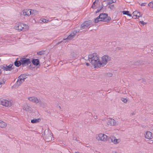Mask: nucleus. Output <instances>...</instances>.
Returning a JSON list of instances; mask_svg holds the SVG:
<instances>
[{
  "instance_id": "1",
  "label": "nucleus",
  "mask_w": 153,
  "mask_h": 153,
  "mask_svg": "<svg viewBox=\"0 0 153 153\" xmlns=\"http://www.w3.org/2000/svg\"><path fill=\"white\" fill-rule=\"evenodd\" d=\"M88 60L95 68L101 67L100 60L99 57L97 53L90 54L88 56Z\"/></svg>"
},
{
  "instance_id": "2",
  "label": "nucleus",
  "mask_w": 153,
  "mask_h": 153,
  "mask_svg": "<svg viewBox=\"0 0 153 153\" xmlns=\"http://www.w3.org/2000/svg\"><path fill=\"white\" fill-rule=\"evenodd\" d=\"M100 20L103 22H108L111 20V18L108 16V15L105 13H101L98 16Z\"/></svg>"
},
{
  "instance_id": "3",
  "label": "nucleus",
  "mask_w": 153,
  "mask_h": 153,
  "mask_svg": "<svg viewBox=\"0 0 153 153\" xmlns=\"http://www.w3.org/2000/svg\"><path fill=\"white\" fill-rule=\"evenodd\" d=\"M16 29L18 30L19 31L23 30L25 31L28 29V26L27 25L20 23L15 27Z\"/></svg>"
},
{
  "instance_id": "4",
  "label": "nucleus",
  "mask_w": 153,
  "mask_h": 153,
  "mask_svg": "<svg viewBox=\"0 0 153 153\" xmlns=\"http://www.w3.org/2000/svg\"><path fill=\"white\" fill-rule=\"evenodd\" d=\"M111 60V58L108 55H105L102 58L101 60L100 61L101 67H104L107 63L108 61Z\"/></svg>"
},
{
  "instance_id": "5",
  "label": "nucleus",
  "mask_w": 153,
  "mask_h": 153,
  "mask_svg": "<svg viewBox=\"0 0 153 153\" xmlns=\"http://www.w3.org/2000/svg\"><path fill=\"white\" fill-rule=\"evenodd\" d=\"M20 62H21L22 67L27 66L31 63L30 59L26 58H21L20 59Z\"/></svg>"
},
{
  "instance_id": "6",
  "label": "nucleus",
  "mask_w": 153,
  "mask_h": 153,
  "mask_svg": "<svg viewBox=\"0 0 153 153\" xmlns=\"http://www.w3.org/2000/svg\"><path fill=\"white\" fill-rule=\"evenodd\" d=\"M96 138L99 141L106 142L107 140V136L104 134L100 133L96 136Z\"/></svg>"
},
{
  "instance_id": "7",
  "label": "nucleus",
  "mask_w": 153,
  "mask_h": 153,
  "mask_svg": "<svg viewBox=\"0 0 153 153\" xmlns=\"http://www.w3.org/2000/svg\"><path fill=\"white\" fill-rule=\"evenodd\" d=\"M0 103L3 106L6 107L10 106L13 105V102L11 101L2 99L0 101Z\"/></svg>"
},
{
  "instance_id": "8",
  "label": "nucleus",
  "mask_w": 153,
  "mask_h": 153,
  "mask_svg": "<svg viewBox=\"0 0 153 153\" xmlns=\"http://www.w3.org/2000/svg\"><path fill=\"white\" fill-rule=\"evenodd\" d=\"M107 125L110 126H115L117 125L116 121L113 119L109 118L108 120Z\"/></svg>"
},
{
  "instance_id": "9",
  "label": "nucleus",
  "mask_w": 153,
  "mask_h": 153,
  "mask_svg": "<svg viewBox=\"0 0 153 153\" xmlns=\"http://www.w3.org/2000/svg\"><path fill=\"white\" fill-rule=\"evenodd\" d=\"M91 23L90 21H86L85 22L83 23L82 24L81 26V29H85L88 27L89 28L90 27L89 26L90 25Z\"/></svg>"
},
{
  "instance_id": "10",
  "label": "nucleus",
  "mask_w": 153,
  "mask_h": 153,
  "mask_svg": "<svg viewBox=\"0 0 153 153\" xmlns=\"http://www.w3.org/2000/svg\"><path fill=\"white\" fill-rule=\"evenodd\" d=\"M12 65L10 64L8 66H7L6 65H3L0 66V68L4 70L7 71H10L12 69Z\"/></svg>"
},
{
  "instance_id": "11",
  "label": "nucleus",
  "mask_w": 153,
  "mask_h": 153,
  "mask_svg": "<svg viewBox=\"0 0 153 153\" xmlns=\"http://www.w3.org/2000/svg\"><path fill=\"white\" fill-rule=\"evenodd\" d=\"M32 13V10L31 9H26L23 10L22 12V13L24 16H30Z\"/></svg>"
},
{
  "instance_id": "12",
  "label": "nucleus",
  "mask_w": 153,
  "mask_h": 153,
  "mask_svg": "<svg viewBox=\"0 0 153 153\" xmlns=\"http://www.w3.org/2000/svg\"><path fill=\"white\" fill-rule=\"evenodd\" d=\"M28 99L30 102L36 103H38L39 100V99L34 96L29 97L28 98Z\"/></svg>"
},
{
  "instance_id": "13",
  "label": "nucleus",
  "mask_w": 153,
  "mask_h": 153,
  "mask_svg": "<svg viewBox=\"0 0 153 153\" xmlns=\"http://www.w3.org/2000/svg\"><path fill=\"white\" fill-rule=\"evenodd\" d=\"M145 137L148 139H151L153 138V135L149 131H147L145 134Z\"/></svg>"
},
{
  "instance_id": "14",
  "label": "nucleus",
  "mask_w": 153,
  "mask_h": 153,
  "mask_svg": "<svg viewBox=\"0 0 153 153\" xmlns=\"http://www.w3.org/2000/svg\"><path fill=\"white\" fill-rule=\"evenodd\" d=\"M110 139L111 140V142L114 144H117L119 143L120 141L119 139H117L115 137H112Z\"/></svg>"
},
{
  "instance_id": "15",
  "label": "nucleus",
  "mask_w": 153,
  "mask_h": 153,
  "mask_svg": "<svg viewBox=\"0 0 153 153\" xmlns=\"http://www.w3.org/2000/svg\"><path fill=\"white\" fill-rule=\"evenodd\" d=\"M133 18L134 19L138 18L140 17V13L137 11H135L133 13Z\"/></svg>"
},
{
  "instance_id": "16",
  "label": "nucleus",
  "mask_w": 153,
  "mask_h": 153,
  "mask_svg": "<svg viewBox=\"0 0 153 153\" xmlns=\"http://www.w3.org/2000/svg\"><path fill=\"white\" fill-rule=\"evenodd\" d=\"M23 108L24 110H25L27 112L31 111L32 110L31 107H30L28 105H25L24 106Z\"/></svg>"
},
{
  "instance_id": "17",
  "label": "nucleus",
  "mask_w": 153,
  "mask_h": 153,
  "mask_svg": "<svg viewBox=\"0 0 153 153\" xmlns=\"http://www.w3.org/2000/svg\"><path fill=\"white\" fill-rule=\"evenodd\" d=\"M27 75L25 74H21L19 76V79L21 80H22L24 82L25 79L27 77Z\"/></svg>"
},
{
  "instance_id": "18",
  "label": "nucleus",
  "mask_w": 153,
  "mask_h": 153,
  "mask_svg": "<svg viewBox=\"0 0 153 153\" xmlns=\"http://www.w3.org/2000/svg\"><path fill=\"white\" fill-rule=\"evenodd\" d=\"M38 103H39L40 106L43 108H44L47 106V104L43 102L40 99Z\"/></svg>"
},
{
  "instance_id": "19",
  "label": "nucleus",
  "mask_w": 153,
  "mask_h": 153,
  "mask_svg": "<svg viewBox=\"0 0 153 153\" xmlns=\"http://www.w3.org/2000/svg\"><path fill=\"white\" fill-rule=\"evenodd\" d=\"M32 62L33 65H38L39 63V60L38 59H33L32 60Z\"/></svg>"
},
{
  "instance_id": "20",
  "label": "nucleus",
  "mask_w": 153,
  "mask_h": 153,
  "mask_svg": "<svg viewBox=\"0 0 153 153\" xmlns=\"http://www.w3.org/2000/svg\"><path fill=\"white\" fill-rule=\"evenodd\" d=\"M17 59L16 61L14 62V65H15L17 67H19L21 65H22L21 62H20V60L19 61L17 60Z\"/></svg>"
},
{
  "instance_id": "21",
  "label": "nucleus",
  "mask_w": 153,
  "mask_h": 153,
  "mask_svg": "<svg viewBox=\"0 0 153 153\" xmlns=\"http://www.w3.org/2000/svg\"><path fill=\"white\" fill-rule=\"evenodd\" d=\"M7 126V124L5 122L0 120V127L1 128H5Z\"/></svg>"
},
{
  "instance_id": "22",
  "label": "nucleus",
  "mask_w": 153,
  "mask_h": 153,
  "mask_svg": "<svg viewBox=\"0 0 153 153\" xmlns=\"http://www.w3.org/2000/svg\"><path fill=\"white\" fill-rule=\"evenodd\" d=\"M79 30H75L73 31L71 34V35H73V36L74 37V36L77 33L79 32Z\"/></svg>"
},
{
  "instance_id": "23",
  "label": "nucleus",
  "mask_w": 153,
  "mask_h": 153,
  "mask_svg": "<svg viewBox=\"0 0 153 153\" xmlns=\"http://www.w3.org/2000/svg\"><path fill=\"white\" fill-rule=\"evenodd\" d=\"M23 82H24V81H22V80H21V79H18V80L16 82V84L17 85L19 86Z\"/></svg>"
},
{
  "instance_id": "24",
  "label": "nucleus",
  "mask_w": 153,
  "mask_h": 153,
  "mask_svg": "<svg viewBox=\"0 0 153 153\" xmlns=\"http://www.w3.org/2000/svg\"><path fill=\"white\" fill-rule=\"evenodd\" d=\"M74 38V37L73 36V35H71V34H70L68 36L67 38L65 39H64L63 40H70Z\"/></svg>"
},
{
  "instance_id": "25",
  "label": "nucleus",
  "mask_w": 153,
  "mask_h": 153,
  "mask_svg": "<svg viewBox=\"0 0 153 153\" xmlns=\"http://www.w3.org/2000/svg\"><path fill=\"white\" fill-rule=\"evenodd\" d=\"M98 2V0H96L93 3L91 7L93 8H95L96 6V4H97V2Z\"/></svg>"
},
{
  "instance_id": "26",
  "label": "nucleus",
  "mask_w": 153,
  "mask_h": 153,
  "mask_svg": "<svg viewBox=\"0 0 153 153\" xmlns=\"http://www.w3.org/2000/svg\"><path fill=\"white\" fill-rule=\"evenodd\" d=\"M40 119H33L31 120V123H37L39 122V120Z\"/></svg>"
},
{
  "instance_id": "27",
  "label": "nucleus",
  "mask_w": 153,
  "mask_h": 153,
  "mask_svg": "<svg viewBox=\"0 0 153 153\" xmlns=\"http://www.w3.org/2000/svg\"><path fill=\"white\" fill-rule=\"evenodd\" d=\"M123 14L129 16H131V15L129 13V12L128 11H123Z\"/></svg>"
},
{
  "instance_id": "28",
  "label": "nucleus",
  "mask_w": 153,
  "mask_h": 153,
  "mask_svg": "<svg viewBox=\"0 0 153 153\" xmlns=\"http://www.w3.org/2000/svg\"><path fill=\"white\" fill-rule=\"evenodd\" d=\"M71 55L73 58H75L78 57V55L74 52L72 53Z\"/></svg>"
},
{
  "instance_id": "29",
  "label": "nucleus",
  "mask_w": 153,
  "mask_h": 153,
  "mask_svg": "<svg viewBox=\"0 0 153 153\" xmlns=\"http://www.w3.org/2000/svg\"><path fill=\"white\" fill-rule=\"evenodd\" d=\"M108 1L107 4H110L115 2L116 1V0H108Z\"/></svg>"
},
{
  "instance_id": "30",
  "label": "nucleus",
  "mask_w": 153,
  "mask_h": 153,
  "mask_svg": "<svg viewBox=\"0 0 153 153\" xmlns=\"http://www.w3.org/2000/svg\"><path fill=\"white\" fill-rule=\"evenodd\" d=\"M101 21L100 20V18H98V16L97 17L96 19H95L94 20V22L95 23H98L99 21Z\"/></svg>"
},
{
  "instance_id": "31",
  "label": "nucleus",
  "mask_w": 153,
  "mask_h": 153,
  "mask_svg": "<svg viewBox=\"0 0 153 153\" xmlns=\"http://www.w3.org/2000/svg\"><path fill=\"white\" fill-rule=\"evenodd\" d=\"M148 5L150 7L153 8V1L149 3L148 4Z\"/></svg>"
},
{
  "instance_id": "32",
  "label": "nucleus",
  "mask_w": 153,
  "mask_h": 153,
  "mask_svg": "<svg viewBox=\"0 0 153 153\" xmlns=\"http://www.w3.org/2000/svg\"><path fill=\"white\" fill-rule=\"evenodd\" d=\"M44 52L45 51H42L38 52L37 53V54L39 55H41L44 54Z\"/></svg>"
},
{
  "instance_id": "33",
  "label": "nucleus",
  "mask_w": 153,
  "mask_h": 153,
  "mask_svg": "<svg viewBox=\"0 0 153 153\" xmlns=\"http://www.w3.org/2000/svg\"><path fill=\"white\" fill-rule=\"evenodd\" d=\"M112 74L111 73H107L106 75V76H107L108 77H110L112 76Z\"/></svg>"
},
{
  "instance_id": "34",
  "label": "nucleus",
  "mask_w": 153,
  "mask_h": 153,
  "mask_svg": "<svg viewBox=\"0 0 153 153\" xmlns=\"http://www.w3.org/2000/svg\"><path fill=\"white\" fill-rule=\"evenodd\" d=\"M121 100L124 103L126 102L127 101V100L123 97L121 98Z\"/></svg>"
},
{
  "instance_id": "35",
  "label": "nucleus",
  "mask_w": 153,
  "mask_h": 153,
  "mask_svg": "<svg viewBox=\"0 0 153 153\" xmlns=\"http://www.w3.org/2000/svg\"><path fill=\"white\" fill-rule=\"evenodd\" d=\"M138 3L140 5L142 6H145L147 4L146 3H143L141 4H140V3L139 2H138Z\"/></svg>"
},
{
  "instance_id": "36",
  "label": "nucleus",
  "mask_w": 153,
  "mask_h": 153,
  "mask_svg": "<svg viewBox=\"0 0 153 153\" xmlns=\"http://www.w3.org/2000/svg\"><path fill=\"white\" fill-rule=\"evenodd\" d=\"M147 143L150 144H153V140H150L147 141Z\"/></svg>"
},
{
  "instance_id": "37",
  "label": "nucleus",
  "mask_w": 153,
  "mask_h": 153,
  "mask_svg": "<svg viewBox=\"0 0 153 153\" xmlns=\"http://www.w3.org/2000/svg\"><path fill=\"white\" fill-rule=\"evenodd\" d=\"M49 21V20H47L45 19H44L42 20V22L44 23H47Z\"/></svg>"
},
{
  "instance_id": "38",
  "label": "nucleus",
  "mask_w": 153,
  "mask_h": 153,
  "mask_svg": "<svg viewBox=\"0 0 153 153\" xmlns=\"http://www.w3.org/2000/svg\"><path fill=\"white\" fill-rule=\"evenodd\" d=\"M4 83H5L4 82V81H2L0 82V85L4 84Z\"/></svg>"
},
{
  "instance_id": "39",
  "label": "nucleus",
  "mask_w": 153,
  "mask_h": 153,
  "mask_svg": "<svg viewBox=\"0 0 153 153\" xmlns=\"http://www.w3.org/2000/svg\"><path fill=\"white\" fill-rule=\"evenodd\" d=\"M140 22L143 25H145L146 23H145L143 21H140Z\"/></svg>"
},
{
  "instance_id": "40",
  "label": "nucleus",
  "mask_w": 153,
  "mask_h": 153,
  "mask_svg": "<svg viewBox=\"0 0 153 153\" xmlns=\"http://www.w3.org/2000/svg\"><path fill=\"white\" fill-rule=\"evenodd\" d=\"M102 8L101 9H100V10H97V11L96 12V13H97L99 12L100 10L102 9Z\"/></svg>"
},
{
  "instance_id": "41",
  "label": "nucleus",
  "mask_w": 153,
  "mask_h": 153,
  "mask_svg": "<svg viewBox=\"0 0 153 153\" xmlns=\"http://www.w3.org/2000/svg\"><path fill=\"white\" fill-rule=\"evenodd\" d=\"M114 7V5H111V7H110L111 9H112Z\"/></svg>"
},
{
  "instance_id": "42",
  "label": "nucleus",
  "mask_w": 153,
  "mask_h": 153,
  "mask_svg": "<svg viewBox=\"0 0 153 153\" xmlns=\"http://www.w3.org/2000/svg\"><path fill=\"white\" fill-rule=\"evenodd\" d=\"M62 41H61V42H58V43H57L56 45H59V44L61 43H62Z\"/></svg>"
},
{
  "instance_id": "43",
  "label": "nucleus",
  "mask_w": 153,
  "mask_h": 153,
  "mask_svg": "<svg viewBox=\"0 0 153 153\" xmlns=\"http://www.w3.org/2000/svg\"><path fill=\"white\" fill-rule=\"evenodd\" d=\"M2 73V71L0 69V76L1 75Z\"/></svg>"
},
{
  "instance_id": "44",
  "label": "nucleus",
  "mask_w": 153,
  "mask_h": 153,
  "mask_svg": "<svg viewBox=\"0 0 153 153\" xmlns=\"http://www.w3.org/2000/svg\"><path fill=\"white\" fill-rule=\"evenodd\" d=\"M86 65L87 66H89V63H86Z\"/></svg>"
},
{
  "instance_id": "45",
  "label": "nucleus",
  "mask_w": 153,
  "mask_h": 153,
  "mask_svg": "<svg viewBox=\"0 0 153 153\" xmlns=\"http://www.w3.org/2000/svg\"><path fill=\"white\" fill-rule=\"evenodd\" d=\"M94 119H97V116H94Z\"/></svg>"
},
{
  "instance_id": "46",
  "label": "nucleus",
  "mask_w": 153,
  "mask_h": 153,
  "mask_svg": "<svg viewBox=\"0 0 153 153\" xmlns=\"http://www.w3.org/2000/svg\"><path fill=\"white\" fill-rule=\"evenodd\" d=\"M59 109H60V110L61 109V107L60 106H59Z\"/></svg>"
},
{
  "instance_id": "47",
  "label": "nucleus",
  "mask_w": 153,
  "mask_h": 153,
  "mask_svg": "<svg viewBox=\"0 0 153 153\" xmlns=\"http://www.w3.org/2000/svg\"><path fill=\"white\" fill-rule=\"evenodd\" d=\"M131 114H132V115H134V113H131Z\"/></svg>"
},
{
  "instance_id": "48",
  "label": "nucleus",
  "mask_w": 153,
  "mask_h": 153,
  "mask_svg": "<svg viewBox=\"0 0 153 153\" xmlns=\"http://www.w3.org/2000/svg\"><path fill=\"white\" fill-rule=\"evenodd\" d=\"M75 153H80L79 152H76Z\"/></svg>"
},
{
  "instance_id": "49",
  "label": "nucleus",
  "mask_w": 153,
  "mask_h": 153,
  "mask_svg": "<svg viewBox=\"0 0 153 153\" xmlns=\"http://www.w3.org/2000/svg\"><path fill=\"white\" fill-rule=\"evenodd\" d=\"M49 135L50 136V137L51 138V135Z\"/></svg>"
}]
</instances>
